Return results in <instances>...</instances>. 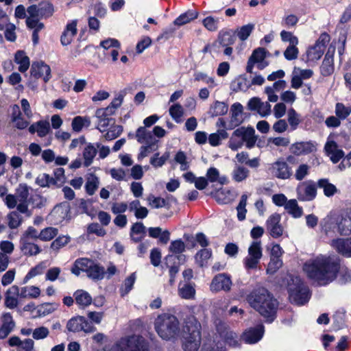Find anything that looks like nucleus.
I'll return each instance as SVG.
<instances>
[{
	"mask_svg": "<svg viewBox=\"0 0 351 351\" xmlns=\"http://www.w3.org/2000/svg\"><path fill=\"white\" fill-rule=\"evenodd\" d=\"M287 117L291 129L295 130L301 122L300 114L293 108H290L288 110Z\"/></svg>",
	"mask_w": 351,
	"mask_h": 351,
	"instance_id": "58",
	"label": "nucleus"
},
{
	"mask_svg": "<svg viewBox=\"0 0 351 351\" xmlns=\"http://www.w3.org/2000/svg\"><path fill=\"white\" fill-rule=\"evenodd\" d=\"M145 227L141 222L135 223L131 229L130 237L135 242L139 241L144 235Z\"/></svg>",
	"mask_w": 351,
	"mask_h": 351,
	"instance_id": "53",
	"label": "nucleus"
},
{
	"mask_svg": "<svg viewBox=\"0 0 351 351\" xmlns=\"http://www.w3.org/2000/svg\"><path fill=\"white\" fill-rule=\"evenodd\" d=\"M123 97L124 94L119 93L115 98H114L111 104L107 108L97 109L98 116H103L104 113H108V114H113L115 112V110L117 109L122 104Z\"/></svg>",
	"mask_w": 351,
	"mask_h": 351,
	"instance_id": "30",
	"label": "nucleus"
},
{
	"mask_svg": "<svg viewBox=\"0 0 351 351\" xmlns=\"http://www.w3.org/2000/svg\"><path fill=\"white\" fill-rule=\"evenodd\" d=\"M96 117L98 119V123L97 128L101 132H106L108 129L114 123V120L109 117L111 114H108V113H104L103 116H98L97 110L95 112Z\"/></svg>",
	"mask_w": 351,
	"mask_h": 351,
	"instance_id": "37",
	"label": "nucleus"
},
{
	"mask_svg": "<svg viewBox=\"0 0 351 351\" xmlns=\"http://www.w3.org/2000/svg\"><path fill=\"white\" fill-rule=\"evenodd\" d=\"M75 301L81 308L88 306L93 301L91 295L86 291L78 289L73 294Z\"/></svg>",
	"mask_w": 351,
	"mask_h": 351,
	"instance_id": "29",
	"label": "nucleus"
},
{
	"mask_svg": "<svg viewBox=\"0 0 351 351\" xmlns=\"http://www.w3.org/2000/svg\"><path fill=\"white\" fill-rule=\"evenodd\" d=\"M335 47L330 45L325 55L321 66V71L324 75H328L333 71V53Z\"/></svg>",
	"mask_w": 351,
	"mask_h": 351,
	"instance_id": "25",
	"label": "nucleus"
},
{
	"mask_svg": "<svg viewBox=\"0 0 351 351\" xmlns=\"http://www.w3.org/2000/svg\"><path fill=\"white\" fill-rule=\"evenodd\" d=\"M136 138L137 141L141 143H156L154 142L152 133L148 131L144 127H140L136 133Z\"/></svg>",
	"mask_w": 351,
	"mask_h": 351,
	"instance_id": "43",
	"label": "nucleus"
},
{
	"mask_svg": "<svg viewBox=\"0 0 351 351\" xmlns=\"http://www.w3.org/2000/svg\"><path fill=\"white\" fill-rule=\"evenodd\" d=\"M7 219L8 226L11 229L17 228L23 221L22 217L16 211L10 213L7 216Z\"/></svg>",
	"mask_w": 351,
	"mask_h": 351,
	"instance_id": "55",
	"label": "nucleus"
},
{
	"mask_svg": "<svg viewBox=\"0 0 351 351\" xmlns=\"http://www.w3.org/2000/svg\"><path fill=\"white\" fill-rule=\"evenodd\" d=\"M247 198L248 196L247 194H243L241 197L239 203L236 208L237 213V216L239 221H242L245 219L247 213L246 205Z\"/></svg>",
	"mask_w": 351,
	"mask_h": 351,
	"instance_id": "51",
	"label": "nucleus"
},
{
	"mask_svg": "<svg viewBox=\"0 0 351 351\" xmlns=\"http://www.w3.org/2000/svg\"><path fill=\"white\" fill-rule=\"evenodd\" d=\"M15 62L19 64V70L23 73L29 67V58L27 56L24 51H18L14 57Z\"/></svg>",
	"mask_w": 351,
	"mask_h": 351,
	"instance_id": "39",
	"label": "nucleus"
},
{
	"mask_svg": "<svg viewBox=\"0 0 351 351\" xmlns=\"http://www.w3.org/2000/svg\"><path fill=\"white\" fill-rule=\"evenodd\" d=\"M287 290L291 302L297 305H303L310 298L308 288L298 276L288 274L286 278Z\"/></svg>",
	"mask_w": 351,
	"mask_h": 351,
	"instance_id": "6",
	"label": "nucleus"
},
{
	"mask_svg": "<svg viewBox=\"0 0 351 351\" xmlns=\"http://www.w3.org/2000/svg\"><path fill=\"white\" fill-rule=\"evenodd\" d=\"M247 301L268 322L274 321L278 303L267 289L259 288L254 290L247 295Z\"/></svg>",
	"mask_w": 351,
	"mask_h": 351,
	"instance_id": "2",
	"label": "nucleus"
},
{
	"mask_svg": "<svg viewBox=\"0 0 351 351\" xmlns=\"http://www.w3.org/2000/svg\"><path fill=\"white\" fill-rule=\"evenodd\" d=\"M136 280L135 274H132L128 278H127L124 282L123 287L121 288V294L122 296L128 294L133 287Z\"/></svg>",
	"mask_w": 351,
	"mask_h": 351,
	"instance_id": "63",
	"label": "nucleus"
},
{
	"mask_svg": "<svg viewBox=\"0 0 351 351\" xmlns=\"http://www.w3.org/2000/svg\"><path fill=\"white\" fill-rule=\"evenodd\" d=\"M90 125V119L88 117H75L71 123L73 131L80 132L84 127H88Z\"/></svg>",
	"mask_w": 351,
	"mask_h": 351,
	"instance_id": "46",
	"label": "nucleus"
},
{
	"mask_svg": "<svg viewBox=\"0 0 351 351\" xmlns=\"http://www.w3.org/2000/svg\"><path fill=\"white\" fill-rule=\"evenodd\" d=\"M330 41L328 34H322L314 45L310 47L306 51L308 61H316L323 56L326 44Z\"/></svg>",
	"mask_w": 351,
	"mask_h": 351,
	"instance_id": "10",
	"label": "nucleus"
},
{
	"mask_svg": "<svg viewBox=\"0 0 351 351\" xmlns=\"http://www.w3.org/2000/svg\"><path fill=\"white\" fill-rule=\"evenodd\" d=\"M303 269L308 278L320 285H326L332 282L339 270L342 282L351 281V270L346 267L340 268L337 261L324 256L310 259L305 263Z\"/></svg>",
	"mask_w": 351,
	"mask_h": 351,
	"instance_id": "1",
	"label": "nucleus"
},
{
	"mask_svg": "<svg viewBox=\"0 0 351 351\" xmlns=\"http://www.w3.org/2000/svg\"><path fill=\"white\" fill-rule=\"evenodd\" d=\"M36 183L41 187H50L53 186L52 178L47 173H41L36 179Z\"/></svg>",
	"mask_w": 351,
	"mask_h": 351,
	"instance_id": "64",
	"label": "nucleus"
},
{
	"mask_svg": "<svg viewBox=\"0 0 351 351\" xmlns=\"http://www.w3.org/2000/svg\"><path fill=\"white\" fill-rule=\"evenodd\" d=\"M104 268L93 261L91 267H90L88 272L86 273V275L93 280H99L104 278Z\"/></svg>",
	"mask_w": 351,
	"mask_h": 351,
	"instance_id": "40",
	"label": "nucleus"
},
{
	"mask_svg": "<svg viewBox=\"0 0 351 351\" xmlns=\"http://www.w3.org/2000/svg\"><path fill=\"white\" fill-rule=\"evenodd\" d=\"M45 267L46 266L45 263H40L34 267L32 268L24 278L25 282H27L29 280L36 276L42 274Z\"/></svg>",
	"mask_w": 351,
	"mask_h": 351,
	"instance_id": "62",
	"label": "nucleus"
},
{
	"mask_svg": "<svg viewBox=\"0 0 351 351\" xmlns=\"http://www.w3.org/2000/svg\"><path fill=\"white\" fill-rule=\"evenodd\" d=\"M169 157V154L167 152L162 156H159V153H156L150 158V164L155 168L161 167L165 165Z\"/></svg>",
	"mask_w": 351,
	"mask_h": 351,
	"instance_id": "60",
	"label": "nucleus"
},
{
	"mask_svg": "<svg viewBox=\"0 0 351 351\" xmlns=\"http://www.w3.org/2000/svg\"><path fill=\"white\" fill-rule=\"evenodd\" d=\"M154 328L158 336L166 341L177 339L180 331L178 318L169 313L158 315L154 322Z\"/></svg>",
	"mask_w": 351,
	"mask_h": 351,
	"instance_id": "4",
	"label": "nucleus"
},
{
	"mask_svg": "<svg viewBox=\"0 0 351 351\" xmlns=\"http://www.w3.org/2000/svg\"><path fill=\"white\" fill-rule=\"evenodd\" d=\"M317 186L320 189H323L324 194L326 197L333 196L338 191L337 187L334 184L330 183L328 179L319 180L317 182Z\"/></svg>",
	"mask_w": 351,
	"mask_h": 351,
	"instance_id": "45",
	"label": "nucleus"
},
{
	"mask_svg": "<svg viewBox=\"0 0 351 351\" xmlns=\"http://www.w3.org/2000/svg\"><path fill=\"white\" fill-rule=\"evenodd\" d=\"M215 199L217 202L225 204L230 202L233 199V195L231 191L226 189H221L215 193Z\"/></svg>",
	"mask_w": 351,
	"mask_h": 351,
	"instance_id": "49",
	"label": "nucleus"
},
{
	"mask_svg": "<svg viewBox=\"0 0 351 351\" xmlns=\"http://www.w3.org/2000/svg\"><path fill=\"white\" fill-rule=\"evenodd\" d=\"M215 326L217 333L223 339V342L209 341L204 344L202 351H224V343L233 347L238 346L237 335L229 329L226 322L219 319L215 322Z\"/></svg>",
	"mask_w": 351,
	"mask_h": 351,
	"instance_id": "5",
	"label": "nucleus"
},
{
	"mask_svg": "<svg viewBox=\"0 0 351 351\" xmlns=\"http://www.w3.org/2000/svg\"><path fill=\"white\" fill-rule=\"evenodd\" d=\"M251 86L250 82L245 76H239L232 83V88L234 91H247Z\"/></svg>",
	"mask_w": 351,
	"mask_h": 351,
	"instance_id": "42",
	"label": "nucleus"
},
{
	"mask_svg": "<svg viewBox=\"0 0 351 351\" xmlns=\"http://www.w3.org/2000/svg\"><path fill=\"white\" fill-rule=\"evenodd\" d=\"M1 319L0 339H3L7 337L13 330L15 327V322L10 313H3Z\"/></svg>",
	"mask_w": 351,
	"mask_h": 351,
	"instance_id": "24",
	"label": "nucleus"
},
{
	"mask_svg": "<svg viewBox=\"0 0 351 351\" xmlns=\"http://www.w3.org/2000/svg\"><path fill=\"white\" fill-rule=\"evenodd\" d=\"M271 105L268 101L263 102L259 97H252L247 103V108L250 110L256 111L262 117H267L271 114Z\"/></svg>",
	"mask_w": 351,
	"mask_h": 351,
	"instance_id": "17",
	"label": "nucleus"
},
{
	"mask_svg": "<svg viewBox=\"0 0 351 351\" xmlns=\"http://www.w3.org/2000/svg\"><path fill=\"white\" fill-rule=\"evenodd\" d=\"M16 196L18 199L17 210L21 213L25 214L26 216L32 215L31 211L28 208L27 199L29 197V188L25 184L19 185L16 190Z\"/></svg>",
	"mask_w": 351,
	"mask_h": 351,
	"instance_id": "12",
	"label": "nucleus"
},
{
	"mask_svg": "<svg viewBox=\"0 0 351 351\" xmlns=\"http://www.w3.org/2000/svg\"><path fill=\"white\" fill-rule=\"evenodd\" d=\"M21 249L25 255L35 256L40 252L38 245L29 241L26 239H21Z\"/></svg>",
	"mask_w": 351,
	"mask_h": 351,
	"instance_id": "34",
	"label": "nucleus"
},
{
	"mask_svg": "<svg viewBox=\"0 0 351 351\" xmlns=\"http://www.w3.org/2000/svg\"><path fill=\"white\" fill-rule=\"evenodd\" d=\"M296 191L300 200L311 201L317 195L316 184L311 180L301 182L298 184Z\"/></svg>",
	"mask_w": 351,
	"mask_h": 351,
	"instance_id": "11",
	"label": "nucleus"
},
{
	"mask_svg": "<svg viewBox=\"0 0 351 351\" xmlns=\"http://www.w3.org/2000/svg\"><path fill=\"white\" fill-rule=\"evenodd\" d=\"M212 257V251L210 249L204 248L198 251L195 255V263L201 267H206L208 263V261Z\"/></svg>",
	"mask_w": 351,
	"mask_h": 351,
	"instance_id": "36",
	"label": "nucleus"
},
{
	"mask_svg": "<svg viewBox=\"0 0 351 351\" xmlns=\"http://www.w3.org/2000/svg\"><path fill=\"white\" fill-rule=\"evenodd\" d=\"M99 144H97V147H95L91 143H88L86 146L83 152L84 165L85 167H88L92 164L93 159L97 154V148H99Z\"/></svg>",
	"mask_w": 351,
	"mask_h": 351,
	"instance_id": "33",
	"label": "nucleus"
},
{
	"mask_svg": "<svg viewBox=\"0 0 351 351\" xmlns=\"http://www.w3.org/2000/svg\"><path fill=\"white\" fill-rule=\"evenodd\" d=\"M315 145L311 142H299L291 145L290 150L295 155L306 154L314 152Z\"/></svg>",
	"mask_w": 351,
	"mask_h": 351,
	"instance_id": "26",
	"label": "nucleus"
},
{
	"mask_svg": "<svg viewBox=\"0 0 351 351\" xmlns=\"http://www.w3.org/2000/svg\"><path fill=\"white\" fill-rule=\"evenodd\" d=\"M93 261L87 258H81L75 260L71 271L72 274L78 276L81 272H88L90 267H91Z\"/></svg>",
	"mask_w": 351,
	"mask_h": 351,
	"instance_id": "27",
	"label": "nucleus"
},
{
	"mask_svg": "<svg viewBox=\"0 0 351 351\" xmlns=\"http://www.w3.org/2000/svg\"><path fill=\"white\" fill-rule=\"evenodd\" d=\"M19 298H21L20 288L16 285H12L5 293V306L9 309L16 308L19 306Z\"/></svg>",
	"mask_w": 351,
	"mask_h": 351,
	"instance_id": "19",
	"label": "nucleus"
},
{
	"mask_svg": "<svg viewBox=\"0 0 351 351\" xmlns=\"http://www.w3.org/2000/svg\"><path fill=\"white\" fill-rule=\"evenodd\" d=\"M31 75L35 78H43L47 82L51 78V69L43 62H36L32 64Z\"/></svg>",
	"mask_w": 351,
	"mask_h": 351,
	"instance_id": "21",
	"label": "nucleus"
},
{
	"mask_svg": "<svg viewBox=\"0 0 351 351\" xmlns=\"http://www.w3.org/2000/svg\"><path fill=\"white\" fill-rule=\"evenodd\" d=\"M50 125L47 121H39L32 124L29 128L31 134L37 133L40 137H44L50 132Z\"/></svg>",
	"mask_w": 351,
	"mask_h": 351,
	"instance_id": "28",
	"label": "nucleus"
},
{
	"mask_svg": "<svg viewBox=\"0 0 351 351\" xmlns=\"http://www.w3.org/2000/svg\"><path fill=\"white\" fill-rule=\"evenodd\" d=\"M335 114L340 119H346L351 113V106H345L342 103H337L335 105Z\"/></svg>",
	"mask_w": 351,
	"mask_h": 351,
	"instance_id": "56",
	"label": "nucleus"
},
{
	"mask_svg": "<svg viewBox=\"0 0 351 351\" xmlns=\"http://www.w3.org/2000/svg\"><path fill=\"white\" fill-rule=\"evenodd\" d=\"M77 19L69 21L67 23L60 37V42L62 45L66 46L72 43L77 33Z\"/></svg>",
	"mask_w": 351,
	"mask_h": 351,
	"instance_id": "20",
	"label": "nucleus"
},
{
	"mask_svg": "<svg viewBox=\"0 0 351 351\" xmlns=\"http://www.w3.org/2000/svg\"><path fill=\"white\" fill-rule=\"evenodd\" d=\"M269 171L273 176L282 180L289 178L292 174L288 164L283 159H279L272 163Z\"/></svg>",
	"mask_w": 351,
	"mask_h": 351,
	"instance_id": "13",
	"label": "nucleus"
},
{
	"mask_svg": "<svg viewBox=\"0 0 351 351\" xmlns=\"http://www.w3.org/2000/svg\"><path fill=\"white\" fill-rule=\"evenodd\" d=\"M243 107L240 103H234L231 106V124L232 126H237L243 122Z\"/></svg>",
	"mask_w": 351,
	"mask_h": 351,
	"instance_id": "32",
	"label": "nucleus"
},
{
	"mask_svg": "<svg viewBox=\"0 0 351 351\" xmlns=\"http://www.w3.org/2000/svg\"><path fill=\"white\" fill-rule=\"evenodd\" d=\"M290 143V139L288 137H270L267 140V146L272 147H287Z\"/></svg>",
	"mask_w": 351,
	"mask_h": 351,
	"instance_id": "59",
	"label": "nucleus"
},
{
	"mask_svg": "<svg viewBox=\"0 0 351 351\" xmlns=\"http://www.w3.org/2000/svg\"><path fill=\"white\" fill-rule=\"evenodd\" d=\"M186 336L182 348L184 351H197L201 344V325L197 320L192 318L186 324Z\"/></svg>",
	"mask_w": 351,
	"mask_h": 351,
	"instance_id": "7",
	"label": "nucleus"
},
{
	"mask_svg": "<svg viewBox=\"0 0 351 351\" xmlns=\"http://www.w3.org/2000/svg\"><path fill=\"white\" fill-rule=\"evenodd\" d=\"M313 75L311 69H302L300 67H294L291 84V87L295 89L300 88L302 85V81L310 79Z\"/></svg>",
	"mask_w": 351,
	"mask_h": 351,
	"instance_id": "16",
	"label": "nucleus"
},
{
	"mask_svg": "<svg viewBox=\"0 0 351 351\" xmlns=\"http://www.w3.org/2000/svg\"><path fill=\"white\" fill-rule=\"evenodd\" d=\"M324 232L328 236H333L336 233L341 235L351 234V210L341 213H330L322 221Z\"/></svg>",
	"mask_w": 351,
	"mask_h": 351,
	"instance_id": "3",
	"label": "nucleus"
},
{
	"mask_svg": "<svg viewBox=\"0 0 351 351\" xmlns=\"http://www.w3.org/2000/svg\"><path fill=\"white\" fill-rule=\"evenodd\" d=\"M264 326L259 324L255 327L247 329L242 335L241 339L248 344H254L258 342L263 337Z\"/></svg>",
	"mask_w": 351,
	"mask_h": 351,
	"instance_id": "15",
	"label": "nucleus"
},
{
	"mask_svg": "<svg viewBox=\"0 0 351 351\" xmlns=\"http://www.w3.org/2000/svg\"><path fill=\"white\" fill-rule=\"evenodd\" d=\"M280 215L274 213L266 221V228L273 238H278L283 234V227L280 224Z\"/></svg>",
	"mask_w": 351,
	"mask_h": 351,
	"instance_id": "14",
	"label": "nucleus"
},
{
	"mask_svg": "<svg viewBox=\"0 0 351 351\" xmlns=\"http://www.w3.org/2000/svg\"><path fill=\"white\" fill-rule=\"evenodd\" d=\"M228 134L225 130H219L217 132L209 135L208 140L211 146L216 147L220 145L221 141L227 138Z\"/></svg>",
	"mask_w": 351,
	"mask_h": 351,
	"instance_id": "50",
	"label": "nucleus"
},
{
	"mask_svg": "<svg viewBox=\"0 0 351 351\" xmlns=\"http://www.w3.org/2000/svg\"><path fill=\"white\" fill-rule=\"evenodd\" d=\"M178 295L183 299L192 300L195 298V289L190 282L180 283L178 287Z\"/></svg>",
	"mask_w": 351,
	"mask_h": 351,
	"instance_id": "31",
	"label": "nucleus"
},
{
	"mask_svg": "<svg viewBox=\"0 0 351 351\" xmlns=\"http://www.w3.org/2000/svg\"><path fill=\"white\" fill-rule=\"evenodd\" d=\"M169 113L177 123H180L182 121V117L184 114V109L181 104L176 103L169 107Z\"/></svg>",
	"mask_w": 351,
	"mask_h": 351,
	"instance_id": "41",
	"label": "nucleus"
},
{
	"mask_svg": "<svg viewBox=\"0 0 351 351\" xmlns=\"http://www.w3.org/2000/svg\"><path fill=\"white\" fill-rule=\"evenodd\" d=\"M123 132V128L121 125H115L114 123L111 125L108 130L104 132V137L107 141H111L117 138Z\"/></svg>",
	"mask_w": 351,
	"mask_h": 351,
	"instance_id": "57",
	"label": "nucleus"
},
{
	"mask_svg": "<svg viewBox=\"0 0 351 351\" xmlns=\"http://www.w3.org/2000/svg\"><path fill=\"white\" fill-rule=\"evenodd\" d=\"M285 209L293 218H299L303 214V209L299 206L297 201L294 199H289L285 204Z\"/></svg>",
	"mask_w": 351,
	"mask_h": 351,
	"instance_id": "38",
	"label": "nucleus"
},
{
	"mask_svg": "<svg viewBox=\"0 0 351 351\" xmlns=\"http://www.w3.org/2000/svg\"><path fill=\"white\" fill-rule=\"evenodd\" d=\"M250 175V171L246 167L236 165L231 173L232 180L237 182L245 180Z\"/></svg>",
	"mask_w": 351,
	"mask_h": 351,
	"instance_id": "35",
	"label": "nucleus"
},
{
	"mask_svg": "<svg viewBox=\"0 0 351 351\" xmlns=\"http://www.w3.org/2000/svg\"><path fill=\"white\" fill-rule=\"evenodd\" d=\"M84 323L85 318L84 317H75L69 320L66 324V328L70 332H77L82 331V329L83 328V324Z\"/></svg>",
	"mask_w": 351,
	"mask_h": 351,
	"instance_id": "44",
	"label": "nucleus"
},
{
	"mask_svg": "<svg viewBox=\"0 0 351 351\" xmlns=\"http://www.w3.org/2000/svg\"><path fill=\"white\" fill-rule=\"evenodd\" d=\"M143 341V338L138 335L124 337L114 344L109 351H145Z\"/></svg>",
	"mask_w": 351,
	"mask_h": 351,
	"instance_id": "9",
	"label": "nucleus"
},
{
	"mask_svg": "<svg viewBox=\"0 0 351 351\" xmlns=\"http://www.w3.org/2000/svg\"><path fill=\"white\" fill-rule=\"evenodd\" d=\"M231 286L232 280L230 276L226 274H219L213 278L210 288L212 291L221 290L228 291L230 289Z\"/></svg>",
	"mask_w": 351,
	"mask_h": 351,
	"instance_id": "18",
	"label": "nucleus"
},
{
	"mask_svg": "<svg viewBox=\"0 0 351 351\" xmlns=\"http://www.w3.org/2000/svg\"><path fill=\"white\" fill-rule=\"evenodd\" d=\"M99 185V180L95 175L90 174L87 178V181L85 185L86 193L89 195H93Z\"/></svg>",
	"mask_w": 351,
	"mask_h": 351,
	"instance_id": "52",
	"label": "nucleus"
},
{
	"mask_svg": "<svg viewBox=\"0 0 351 351\" xmlns=\"http://www.w3.org/2000/svg\"><path fill=\"white\" fill-rule=\"evenodd\" d=\"M234 134L241 138L243 143H245L248 148H252L256 143L255 130L252 128H239L234 130Z\"/></svg>",
	"mask_w": 351,
	"mask_h": 351,
	"instance_id": "22",
	"label": "nucleus"
},
{
	"mask_svg": "<svg viewBox=\"0 0 351 351\" xmlns=\"http://www.w3.org/2000/svg\"><path fill=\"white\" fill-rule=\"evenodd\" d=\"M198 13L195 10H189L185 13L180 15L175 21L174 24L176 25H183L191 22L192 20L197 17Z\"/></svg>",
	"mask_w": 351,
	"mask_h": 351,
	"instance_id": "48",
	"label": "nucleus"
},
{
	"mask_svg": "<svg viewBox=\"0 0 351 351\" xmlns=\"http://www.w3.org/2000/svg\"><path fill=\"white\" fill-rule=\"evenodd\" d=\"M58 230L56 228L48 227L40 232V239L44 241H50L58 234Z\"/></svg>",
	"mask_w": 351,
	"mask_h": 351,
	"instance_id": "61",
	"label": "nucleus"
},
{
	"mask_svg": "<svg viewBox=\"0 0 351 351\" xmlns=\"http://www.w3.org/2000/svg\"><path fill=\"white\" fill-rule=\"evenodd\" d=\"M21 298H38L40 289L36 286H26L20 289Z\"/></svg>",
	"mask_w": 351,
	"mask_h": 351,
	"instance_id": "47",
	"label": "nucleus"
},
{
	"mask_svg": "<svg viewBox=\"0 0 351 351\" xmlns=\"http://www.w3.org/2000/svg\"><path fill=\"white\" fill-rule=\"evenodd\" d=\"M228 110V105L223 101H215L210 107V112L212 116H220L225 114Z\"/></svg>",
	"mask_w": 351,
	"mask_h": 351,
	"instance_id": "54",
	"label": "nucleus"
},
{
	"mask_svg": "<svg viewBox=\"0 0 351 351\" xmlns=\"http://www.w3.org/2000/svg\"><path fill=\"white\" fill-rule=\"evenodd\" d=\"M330 245L342 256L351 257V237L333 239L330 243Z\"/></svg>",
	"mask_w": 351,
	"mask_h": 351,
	"instance_id": "23",
	"label": "nucleus"
},
{
	"mask_svg": "<svg viewBox=\"0 0 351 351\" xmlns=\"http://www.w3.org/2000/svg\"><path fill=\"white\" fill-rule=\"evenodd\" d=\"M263 257V247L260 240L253 241L247 247V254L243 260V265L247 272L259 269Z\"/></svg>",
	"mask_w": 351,
	"mask_h": 351,
	"instance_id": "8",
	"label": "nucleus"
}]
</instances>
